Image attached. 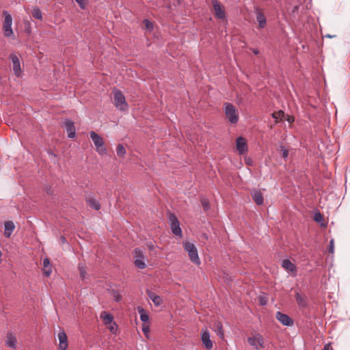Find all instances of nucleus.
Listing matches in <instances>:
<instances>
[{
	"instance_id": "f257e3e1",
	"label": "nucleus",
	"mask_w": 350,
	"mask_h": 350,
	"mask_svg": "<svg viewBox=\"0 0 350 350\" xmlns=\"http://www.w3.org/2000/svg\"><path fill=\"white\" fill-rule=\"evenodd\" d=\"M183 248L185 252H187L191 261L197 265H200L201 261L198 256V250L194 244L188 241H185L183 242Z\"/></svg>"
},
{
	"instance_id": "f03ea898",
	"label": "nucleus",
	"mask_w": 350,
	"mask_h": 350,
	"mask_svg": "<svg viewBox=\"0 0 350 350\" xmlns=\"http://www.w3.org/2000/svg\"><path fill=\"white\" fill-rule=\"evenodd\" d=\"M113 94L116 107L121 111H126L128 109V104L122 92L120 90L114 88Z\"/></svg>"
},
{
	"instance_id": "7ed1b4c3",
	"label": "nucleus",
	"mask_w": 350,
	"mask_h": 350,
	"mask_svg": "<svg viewBox=\"0 0 350 350\" xmlns=\"http://www.w3.org/2000/svg\"><path fill=\"white\" fill-rule=\"evenodd\" d=\"M224 113L226 118L232 124H235L239 120V115L237 112L235 107L229 103L224 104Z\"/></svg>"
},
{
	"instance_id": "20e7f679",
	"label": "nucleus",
	"mask_w": 350,
	"mask_h": 350,
	"mask_svg": "<svg viewBox=\"0 0 350 350\" xmlns=\"http://www.w3.org/2000/svg\"><path fill=\"white\" fill-rule=\"evenodd\" d=\"M168 219L172 233L178 237H182L183 233L181 228L180 227V222L175 214L172 213H169Z\"/></svg>"
},
{
	"instance_id": "39448f33",
	"label": "nucleus",
	"mask_w": 350,
	"mask_h": 350,
	"mask_svg": "<svg viewBox=\"0 0 350 350\" xmlns=\"http://www.w3.org/2000/svg\"><path fill=\"white\" fill-rule=\"evenodd\" d=\"M4 16V22L3 24V29L5 37L10 38L13 36V31L12 29V18L11 14L6 10L3 12Z\"/></svg>"
},
{
	"instance_id": "423d86ee",
	"label": "nucleus",
	"mask_w": 350,
	"mask_h": 350,
	"mask_svg": "<svg viewBox=\"0 0 350 350\" xmlns=\"http://www.w3.org/2000/svg\"><path fill=\"white\" fill-rule=\"evenodd\" d=\"M90 136L94 142L96 151L100 154H105L107 153V149L104 147V142L101 137H100L96 132L91 131Z\"/></svg>"
},
{
	"instance_id": "0eeeda50",
	"label": "nucleus",
	"mask_w": 350,
	"mask_h": 350,
	"mask_svg": "<svg viewBox=\"0 0 350 350\" xmlns=\"http://www.w3.org/2000/svg\"><path fill=\"white\" fill-rule=\"evenodd\" d=\"M133 258L134 264L137 268L144 269L146 267V264L145 262L146 257L142 250L139 248H135L133 250Z\"/></svg>"
},
{
	"instance_id": "6e6552de",
	"label": "nucleus",
	"mask_w": 350,
	"mask_h": 350,
	"mask_svg": "<svg viewBox=\"0 0 350 350\" xmlns=\"http://www.w3.org/2000/svg\"><path fill=\"white\" fill-rule=\"evenodd\" d=\"M248 343L256 349H264V338L262 336L259 334H256L253 337H250L247 338Z\"/></svg>"
},
{
	"instance_id": "1a4fd4ad",
	"label": "nucleus",
	"mask_w": 350,
	"mask_h": 350,
	"mask_svg": "<svg viewBox=\"0 0 350 350\" xmlns=\"http://www.w3.org/2000/svg\"><path fill=\"white\" fill-rule=\"evenodd\" d=\"M212 4L215 16L219 19H224L226 12L224 6L217 0H212Z\"/></svg>"
},
{
	"instance_id": "9d476101",
	"label": "nucleus",
	"mask_w": 350,
	"mask_h": 350,
	"mask_svg": "<svg viewBox=\"0 0 350 350\" xmlns=\"http://www.w3.org/2000/svg\"><path fill=\"white\" fill-rule=\"evenodd\" d=\"M9 58L12 62L14 75L16 77H20L22 74V69L19 58L14 53L10 54Z\"/></svg>"
},
{
	"instance_id": "9b49d317",
	"label": "nucleus",
	"mask_w": 350,
	"mask_h": 350,
	"mask_svg": "<svg viewBox=\"0 0 350 350\" xmlns=\"http://www.w3.org/2000/svg\"><path fill=\"white\" fill-rule=\"evenodd\" d=\"M275 318L283 325L291 326L293 325V319L288 315L284 314L280 311L276 312Z\"/></svg>"
},
{
	"instance_id": "f8f14e48",
	"label": "nucleus",
	"mask_w": 350,
	"mask_h": 350,
	"mask_svg": "<svg viewBox=\"0 0 350 350\" xmlns=\"http://www.w3.org/2000/svg\"><path fill=\"white\" fill-rule=\"evenodd\" d=\"M254 13L256 14V21L258 23L259 27L261 29L264 28L267 24V19L262 13V10L258 7H255Z\"/></svg>"
},
{
	"instance_id": "ddd939ff",
	"label": "nucleus",
	"mask_w": 350,
	"mask_h": 350,
	"mask_svg": "<svg viewBox=\"0 0 350 350\" xmlns=\"http://www.w3.org/2000/svg\"><path fill=\"white\" fill-rule=\"evenodd\" d=\"M201 340L206 349L210 350L213 348V342L210 338V333L206 329L202 331Z\"/></svg>"
},
{
	"instance_id": "4468645a",
	"label": "nucleus",
	"mask_w": 350,
	"mask_h": 350,
	"mask_svg": "<svg viewBox=\"0 0 350 350\" xmlns=\"http://www.w3.org/2000/svg\"><path fill=\"white\" fill-rule=\"evenodd\" d=\"M236 144L237 149L240 154H243L247 152V146L245 138L243 137H237Z\"/></svg>"
},
{
	"instance_id": "2eb2a0df",
	"label": "nucleus",
	"mask_w": 350,
	"mask_h": 350,
	"mask_svg": "<svg viewBox=\"0 0 350 350\" xmlns=\"http://www.w3.org/2000/svg\"><path fill=\"white\" fill-rule=\"evenodd\" d=\"M65 128L68 133V137L69 138L73 139L76 135V130L74 122L69 119H66L65 120Z\"/></svg>"
},
{
	"instance_id": "dca6fc26",
	"label": "nucleus",
	"mask_w": 350,
	"mask_h": 350,
	"mask_svg": "<svg viewBox=\"0 0 350 350\" xmlns=\"http://www.w3.org/2000/svg\"><path fill=\"white\" fill-rule=\"evenodd\" d=\"M281 266L288 272H291L296 275L297 267L296 266L288 259H284L282 260Z\"/></svg>"
},
{
	"instance_id": "f3484780",
	"label": "nucleus",
	"mask_w": 350,
	"mask_h": 350,
	"mask_svg": "<svg viewBox=\"0 0 350 350\" xmlns=\"http://www.w3.org/2000/svg\"><path fill=\"white\" fill-rule=\"evenodd\" d=\"M59 346L62 350H66L68 347L67 336L64 332L58 334Z\"/></svg>"
},
{
	"instance_id": "a211bd4d",
	"label": "nucleus",
	"mask_w": 350,
	"mask_h": 350,
	"mask_svg": "<svg viewBox=\"0 0 350 350\" xmlns=\"http://www.w3.org/2000/svg\"><path fill=\"white\" fill-rule=\"evenodd\" d=\"M252 197L258 205H262L264 203V198L260 190H254L252 192Z\"/></svg>"
},
{
	"instance_id": "6ab92c4d",
	"label": "nucleus",
	"mask_w": 350,
	"mask_h": 350,
	"mask_svg": "<svg viewBox=\"0 0 350 350\" xmlns=\"http://www.w3.org/2000/svg\"><path fill=\"white\" fill-rule=\"evenodd\" d=\"M15 228L14 224L11 221H5L4 224V235L9 238Z\"/></svg>"
},
{
	"instance_id": "aec40b11",
	"label": "nucleus",
	"mask_w": 350,
	"mask_h": 350,
	"mask_svg": "<svg viewBox=\"0 0 350 350\" xmlns=\"http://www.w3.org/2000/svg\"><path fill=\"white\" fill-rule=\"evenodd\" d=\"M295 299L300 308H306L308 306L307 297L302 296L299 293H296Z\"/></svg>"
},
{
	"instance_id": "412c9836",
	"label": "nucleus",
	"mask_w": 350,
	"mask_h": 350,
	"mask_svg": "<svg viewBox=\"0 0 350 350\" xmlns=\"http://www.w3.org/2000/svg\"><path fill=\"white\" fill-rule=\"evenodd\" d=\"M16 338L12 333L8 334L5 345L10 348L15 349L16 346Z\"/></svg>"
},
{
	"instance_id": "4be33fe9",
	"label": "nucleus",
	"mask_w": 350,
	"mask_h": 350,
	"mask_svg": "<svg viewBox=\"0 0 350 350\" xmlns=\"http://www.w3.org/2000/svg\"><path fill=\"white\" fill-rule=\"evenodd\" d=\"M44 273L46 277H49L52 273V267L50 265V260L49 258H44L43 260Z\"/></svg>"
},
{
	"instance_id": "5701e85b",
	"label": "nucleus",
	"mask_w": 350,
	"mask_h": 350,
	"mask_svg": "<svg viewBox=\"0 0 350 350\" xmlns=\"http://www.w3.org/2000/svg\"><path fill=\"white\" fill-rule=\"evenodd\" d=\"M100 317V319H103L105 325L111 324V323L113 321V317L112 316V314L105 311L102 312Z\"/></svg>"
},
{
	"instance_id": "b1692460",
	"label": "nucleus",
	"mask_w": 350,
	"mask_h": 350,
	"mask_svg": "<svg viewBox=\"0 0 350 350\" xmlns=\"http://www.w3.org/2000/svg\"><path fill=\"white\" fill-rule=\"evenodd\" d=\"M148 295L155 306H159L162 304V299L161 298V297L157 295L154 293L148 291Z\"/></svg>"
},
{
	"instance_id": "393cba45",
	"label": "nucleus",
	"mask_w": 350,
	"mask_h": 350,
	"mask_svg": "<svg viewBox=\"0 0 350 350\" xmlns=\"http://www.w3.org/2000/svg\"><path fill=\"white\" fill-rule=\"evenodd\" d=\"M214 331L216 332L219 338H223L224 337V333L223 330V326L221 322L217 321L213 324Z\"/></svg>"
},
{
	"instance_id": "a878e982",
	"label": "nucleus",
	"mask_w": 350,
	"mask_h": 350,
	"mask_svg": "<svg viewBox=\"0 0 350 350\" xmlns=\"http://www.w3.org/2000/svg\"><path fill=\"white\" fill-rule=\"evenodd\" d=\"M137 311L140 314V319L144 323H148L149 316L146 311L141 306L137 307Z\"/></svg>"
},
{
	"instance_id": "bb28decb",
	"label": "nucleus",
	"mask_w": 350,
	"mask_h": 350,
	"mask_svg": "<svg viewBox=\"0 0 350 350\" xmlns=\"http://www.w3.org/2000/svg\"><path fill=\"white\" fill-rule=\"evenodd\" d=\"M87 202L89 206L91 207L92 208L96 211H98L100 209V204L98 202V201H97L96 199L90 198L87 200Z\"/></svg>"
},
{
	"instance_id": "cd10ccee",
	"label": "nucleus",
	"mask_w": 350,
	"mask_h": 350,
	"mask_svg": "<svg viewBox=\"0 0 350 350\" xmlns=\"http://www.w3.org/2000/svg\"><path fill=\"white\" fill-rule=\"evenodd\" d=\"M271 116L275 119V122H278L279 121L282 120V119L285 117V114L282 110L273 112Z\"/></svg>"
},
{
	"instance_id": "c85d7f7f",
	"label": "nucleus",
	"mask_w": 350,
	"mask_h": 350,
	"mask_svg": "<svg viewBox=\"0 0 350 350\" xmlns=\"http://www.w3.org/2000/svg\"><path fill=\"white\" fill-rule=\"evenodd\" d=\"M78 269L79 270V275L81 279L85 278L86 275V267L83 263H79L78 265Z\"/></svg>"
},
{
	"instance_id": "c756f323",
	"label": "nucleus",
	"mask_w": 350,
	"mask_h": 350,
	"mask_svg": "<svg viewBox=\"0 0 350 350\" xmlns=\"http://www.w3.org/2000/svg\"><path fill=\"white\" fill-rule=\"evenodd\" d=\"M116 152H117V155L119 157H124L126 154V150L124 148V147L123 146V145L122 144H118L117 148H116Z\"/></svg>"
},
{
	"instance_id": "7c9ffc66",
	"label": "nucleus",
	"mask_w": 350,
	"mask_h": 350,
	"mask_svg": "<svg viewBox=\"0 0 350 350\" xmlns=\"http://www.w3.org/2000/svg\"><path fill=\"white\" fill-rule=\"evenodd\" d=\"M31 14L32 16L36 19H42V12L37 7L33 8Z\"/></svg>"
},
{
	"instance_id": "2f4dec72",
	"label": "nucleus",
	"mask_w": 350,
	"mask_h": 350,
	"mask_svg": "<svg viewBox=\"0 0 350 350\" xmlns=\"http://www.w3.org/2000/svg\"><path fill=\"white\" fill-rule=\"evenodd\" d=\"M202 206L205 211H207L210 208L209 202L206 198H202L200 200Z\"/></svg>"
},
{
	"instance_id": "473e14b6",
	"label": "nucleus",
	"mask_w": 350,
	"mask_h": 350,
	"mask_svg": "<svg viewBox=\"0 0 350 350\" xmlns=\"http://www.w3.org/2000/svg\"><path fill=\"white\" fill-rule=\"evenodd\" d=\"M280 151L282 154V157L286 159L288 156V150L285 148L284 146H280Z\"/></svg>"
},
{
	"instance_id": "72a5a7b5",
	"label": "nucleus",
	"mask_w": 350,
	"mask_h": 350,
	"mask_svg": "<svg viewBox=\"0 0 350 350\" xmlns=\"http://www.w3.org/2000/svg\"><path fill=\"white\" fill-rule=\"evenodd\" d=\"M107 327L110 330V332L113 334L116 333L117 328H118V326L114 321H113L111 323V324H109L108 325H107Z\"/></svg>"
},
{
	"instance_id": "f704fd0d",
	"label": "nucleus",
	"mask_w": 350,
	"mask_h": 350,
	"mask_svg": "<svg viewBox=\"0 0 350 350\" xmlns=\"http://www.w3.org/2000/svg\"><path fill=\"white\" fill-rule=\"evenodd\" d=\"M144 23L145 25V27L146 29L149 30V31H151L153 29V24L152 22H150L149 20L148 19H145L144 21Z\"/></svg>"
},
{
	"instance_id": "c9c22d12",
	"label": "nucleus",
	"mask_w": 350,
	"mask_h": 350,
	"mask_svg": "<svg viewBox=\"0 0 350 350\" xmlns=\"http://www.w3.org/2000/svg\"><path fill=\"white\" fill-rule=\"evenodd\" d=\"M314 220L318 223L321 222L323 220V215L320 212L315 213L314 215Z\"/></svg>"
},
{
	"instance_id": "e433bc0d",
	"label": "nucleus",
	"mask_w": 350,
	"mask_h": 350,
	"mask_svg": "<svg viewBox=\"0 0 350 350\" xmlns=\"http://www.w3.org/2000/svg\"><path fill=\"white\" fill-rule=\"evenodd\" d=\"M328 251L330 254H334V239H331L329 241Z\"/></svg>"
},
{
	"instance_id": "4c0bfd02",
	"label": "nucleus",
	"mask_w": 350,
	"mask_h": 350,
	"mask_svg": "<svg viewBox=\"0 0 350 350\" xmlns=\"http://www.w3.org/2000/svg\"><path fill=\"white\" fill-rule=\"evenodd\" d=\"M75 1L79 4V7L81 9H85V0H75Z\"/></svg>"
},
{
	"instance_id": "58836bf2",
	"label": "nucleus",
	"mask_w": 350,
	"mask_h": 350,
	"mask_svg": "<svg viewBox=\"0 0 350 350\" xmlns=\"http://www.w3.org/2000/svg\"><path fill=\"white\" fill-rule=\"evenodd\" d=\"M142 331L144 332V333L145 334L148 333L149 331H150L149 325L148 324H146V323H144L143 326H142Z\"/></svg>"
},
{
	"instance_id": "ea45409f",
	"label": "nucleus",
	"mask_w": 350,
	"mask_h": 350,
	"mask_svg": "<svg viewBox=\"0 0 350 350\" xmlns=\"http://www.w3.org/2000/svg\"><path fill=\"white\" fill-rule=\"evenodd\" d=\"M322 350H334L332 346V343L329 342L325 344Z\"/></svg>"
},
{
	"instance_id": "a19ab883",
	"label": "nucleus",
	"mask_w": 350,
	"mask_h": 350,
	"mask_svg": "<svg viewBox=\"0 0 350 350\" xmlns=\"http://www.w3.org/2000/svg\"><path fill=\"white\" fill-rule=\"evenodd\" d=\"M284 118L289 123H292L294 122V118L291 116L286 115V116H285Z\"/></svg>"
},
{
	"instance_id": "79ce46f5",
	"label": "nucleus",
	"mask_w": 350,
	"mask_h": 350,
	"mask_svg": "<svg viewBox=\"0 0 350 350\" xmlns=\"http://www.w3.org/2000/svg\"><path fill=\"white\" fill-rule=\"evenodd\" d=\"M113 297L116 301H119L121 299L120 295L116 292L114 293Z\"/></svg>"
},
{
	"instance_id": "37998d69",
	"label": "nucleus",
	"mask_w": 350,
	"mask_h": 350,
	"mask_svg": "<svg viewBox=\"0 0 350 350\" xmlns=\"http://www.w3.org/2000/svg\"><path fill=\"white\" fill-rule=\"evenodd\" d=\"M60 240H61L62 243H63V244L66 243V239L64 236H61Z\"/></svg>"
},
{
	"instance_id": "c03bdc74",
	"label": "nucleus",
	"mask_w": 350,
	"mask_h": 350,
	"mask_svg": "<svg viewBox=\"0 0 350 350\" xmlns=\"http://www.w3.org/2000/svg\"><path fill=\"white\" fill-rule=\"evenodd\" d=\"M148 246L150 248V250H153V248H154V245L152 243L148 245Z\"/></svg>"
},
{
	"instance_id": "a18cd8bd",
	"label": "nucleus",
	"mask_w": 350,
	"mask_h": 350,
	"mask_svg": "<svg viewBox=\"0 0 350 350\" xmlns=\"http://www.w3.org/2000/svg\"><path fill=\"white\" fill-rule=\"evenodd\" d=\"M49 153L50 155H51V156H53L54 157H56V155L55 154H53V152H49Z\"/></svg>"
},
{
	"instance_id": "49530a36",
	"label": "nucleus",
	"mask_w": 350,
	"mask_h": 350,
	"mask_svg": "<svg viewBox=\"0 0 350 350\" xmlns=\"http://www.w3.org/2000/svg\"><path fill=\"white\" fill-rule=\"evenodd\" d=\"M254 53L256 55L258 53V51H254Z\"/></svg>"
},
{
	"instance_id": "de8ad7c7",
	"label": "nucleus",
	"mask_w": 350,
	"mask_h": 350,
	"mask_svg": "<svg viewBox=\"0 0 350 350\" xmlns=\"http://www.w3.org/2000/svg\"><path fill=\"white\" fill-rule=\"evenodd\" d=\"M260 303H261L262 305L265 304V302H264V301H262Z\"/></svg>"
},
{
	"instance_id": "09e8293b",
	"label": "nucleus",
	"mask_w": 350,
	"mask_h": 350,
	"mask_svg": "<svg viewBox=\"0 0 350 350\" xmlns=\"http://www.w3.org/2000/svg\"><path fill=\"white\" fill-rule=\"evenodd\" d=\"M260 303H261L262 305L265 304V302H264V301H262Z\"/></svg>"
}]
</instances>
